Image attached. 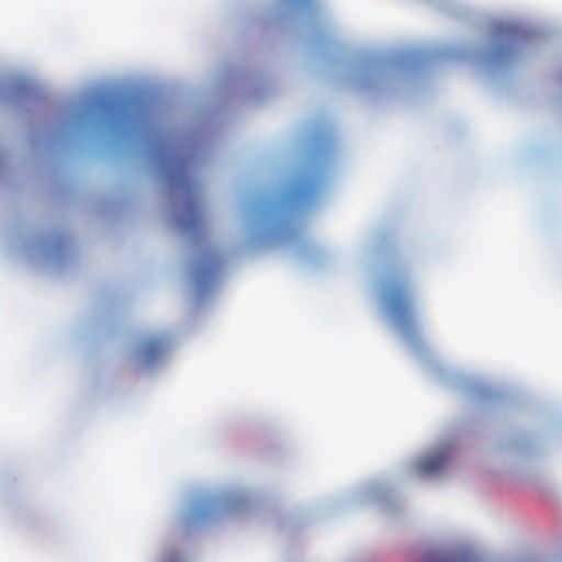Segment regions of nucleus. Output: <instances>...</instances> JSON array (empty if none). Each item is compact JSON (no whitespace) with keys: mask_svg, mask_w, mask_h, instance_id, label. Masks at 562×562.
<instances>
[{"mask_svg":"<svg viewBox=\"0 0 562 562\" xmlns=\"http://www.w3.org/2000/svg\"><path fill=\"white\" fill-rule=\"evenodd\" d=\"M389 308L403 328H411L414 322V310L408 284L403 279H392L386 284Z\"/></svg>","mask_w":562,"mask_h":562,"instance_id":"f257e3e1","label":"nucleus"},{"mask_svg":"<svg viewBox=\"0 0 562 562\" xmlns=\"http://www.w3.org/2000/svg\"><path fill=\"white\" fill-rule=\"evenodd\" d=\"M451 457L450 447L441 448L426 458L419 460L416 469L422 475H431L440 472L448 463Z\"/></svg>","mask_w":562,"mask_h":562,"instance_id":"f03ea898","label":"nucleus"},{"mask_svg":"<svg viewBox=\"0 0 562 562\" xmlns=\"http://www.w3.org/2000/svg\"><path fill=\"white\" fill-rule=\"evenodd\" d=\"M166 344L161 339H149L145 341L139 349V359L146 364L155 363L165 352Z\"/></svg>","mask_w":562,"mask_h":562,"instance_id":"7ed1b4c3","label":"nucleus"},{"mask_svg":"<svg viewBox=\"0 0 562 562\" xmlns=\"http://www.w3.org/2000/svg\"><path fill=\"white\" fill-rule=\"evenodd\" d=\"M202 223V220H201V216H200V213L198 211V209L192 205V204H189L187 206V211H186V214L184 216H182L179 221V225L184 229V231H193L195 228H199V226L201 225Z\"/></svg>","mask_w":562,"mask_h":562,"instance_id":"20e7f679","label":"nucleus"},{"mask_svg":"<svg viewBox=\"0 0 562 562\" xmlns=\"http://www.w3.org/2000/svg\"><path fill=\"white\" fill-rule=\"evenodd\" d=\"M221 268L220 261H212L209 266L201 265L195 269V280L198 283H204L216 276Z\"/></svg>","mask_w":562,"mask_h":562,"instance_id":"39448f33","label":"nucleus"},{"mask_svg":"<svg viewBox=\"0 0 562 562\" xmlns=\"http://www.w3.org/2000/svg\"><path fill=\"white\" fill-rule=\"evenodd\" d=\"M506 55H507V53H506V48H505V47H498V48L496 49V52L494 53L493 58H502V57H504V56H506Z\"/></svg>","mask_w":562,"mask_h":562,"instance_id":"423d86ee","label":"nucleus"},{"mask_svg":"<svg viewBox=\"0 0 562 562\" xmlns=\"http://www.w3.org/2000/svg\"><path fill=\"white\" fill-rule=\"evenodd\" d=\"M504 33L509 36V33H512V30H506V32H504Z\"/></svg>","mask_w":562,"mask_h":562,"instance_id":"0eeeda50","label":"nucleus"}]
</instances>
